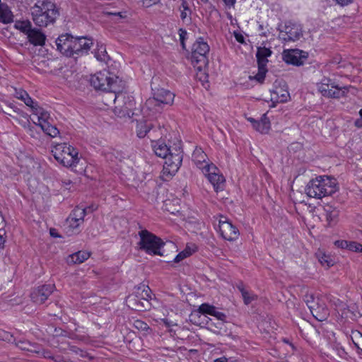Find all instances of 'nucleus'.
<instances>
[{
	"mask_svg": "<svg viewBox=\"0 0 362 362\" xmlns=\"http://www.w3.org/2000/svg\"><path fill=\"white\" fill-rule=\"evenodd\" d=\"M279 30V38L284 42H294L298 40L303 36L302 26L292 21L285 23L283 29Z\"/></svg>",
	"mask_w": 362,
	"mask_h": 362,
	"instance_id": "obj_8",
	"label": "nucleus"
},
{
	"mask_svg": "<svg viewBox=\"0 0 362 362\" xmlns=\"http://www.w3.org/2000/svg\"><path fill=\"white\" fill-rule=\"evenodd\" d=\"M309 308L311 311V313H313V316L317 319L319 321H322L324 319H325V315L327 314V313L323 315H318L317 312L316 311V309H314V310L315 311L316 313V315L315 314V313L313 312V308L312 306H309Z\"/></svg>",
	"mask_w": 362,
	"mask_h": 362,
	"instance_id": "obj_53",
	"label": "nucleus"
},
{
	"mask_svg": "<svg viewBox=\"0 0 362 362\" xmlns=\"http://www.w3.org/2000/svg\"><path fill=\"white\" fill-rule=\"evenodd\" d=\"M13 15L7 4L0 1V22L4 24L13 22Z\"/></svg>",
	"mask_w": 362,
	"mask_h": 362,
	"instance_id": "obj_26",
	"label": "nucleus"
},
{
	"mask_svg": "<svg viewBox=\"0 0 362 362\" xmlns=\"http://www.w3.org/2000/svg\"><path fill=\"white\" fill-rule=\"evenodd\" d=\"M267 72V66H261L258 65L257 74L254 76H250L249 78L250 80L255 79L257 81H258L259 83H262L263 81H264Z\"/></svg>",
	"mask_w": 362,
	"mask_h": 362,
	"instance_id": "obj_40",
	"label": "nucleus"
},
{
	"mask_svg": "<svg viewBox=\"0 0 362 362\" xmlns=\"http://www.w3.org/2000/svg\"><path fill=\"white\" fill-rule=\"evenodd\" d=\"M90 252L86 251H78L69 256V261L74 264H81L88 259L90 257Z\"/></svg>",
	"mask_w": 362,
	"mask_h": 362,
	"instance_id": "obj_31",
	"label": "nucleus"
},
{
	"mask_svg": "<svg viewBox=\"0 0 362 362\" xmlns=\"http://www.w3.org/2000/svg\"><path fill=\"white\" fill-rule=\"evenodd\" d=\"M362 245L355 242V241H349L348 242V246L347 250L352 251V252H359L361 250Z\"/></svg>",
	"mask_w": 362,
	"mask_h": 362,
	"instance_id": "obj_44",
	"label": "nucleus"
},
{
	"mask_svg": "<svg viewBox=\"0 0 362 362\" xmlns=\"http://www.w3.org/2000/svg\"><path fill=\"white\" fill-rule=\"evenodd\" d=\"M354 124L356 127L361 128L362 127V119L359 118V119H356Z\"/></svg>",
	"mask_w": 362,
	"mask_h": 362,
	"instance_id": "obj_64",
	"label": "nucleus"
},
{
	"mask_svg": "<svg viewBox=\"0 0 362 362\" xmlns=\"http://www.w3.org/2000/svg\"><path fill=\"white\" fill-rule=\"evenodd\" d=\"M222 1H223L226 7L228 8H233L236 3V0H222Z\"/></svg>",
	"mask_w": 362,
	"mask_h": 362,
	"instance_id": "obj_56",
	"label": "nucleus"
},
{
	"mask_svg": "<svg viewBox=\"0 0 362 362\" xmlns=\"http://www.w3.org/2000/svg\"><path fill=\"white\" fill-rule=\"evenodd\" d=\"M178 34L180 36V41L181 46L183 49H185L186 47H185V41L187 37V32L184 28H180L178 30Z\"/></svg>",
	"mask_w": 362,
	"mask_h": 362,
	"instance_id": "obj_45",
	"label": "nucleus"
},
{
	"mask_svg": "<svg viewBox=\"0 0 362 362\" xmlns=\"http://www.w3.org/2000/svg\"><path fill=\"white\" fill-rule=\"evenodd\" d=\"M316 256H317L319 262H320V264L324 267L329 268L334 264V261L330 257V256L328 255H326L325 253H324L321 251H319L316 254Z\"/></svg>",
	"mask_w": 362,
	"mask_h": 362,
	"instance_id": "obj_36",
	"label": "nucleus"
},
{
	"mask_svg": "<svg viewBox=\"0 0 362 362\" xmlns=\"http://www.w3.org/2000/svg\"><path fill=\"white\" fill-rule=\"evenodd\" d=\"M174 98L175 95L170 90L164 88L158 89L154 93L153 97L150 98L146 100L145 106L148 109L157 107L158 108H156V111H158L159 107L162 105L173 104Z\"/></svg>",
	"mask_w": 362,
	"mask_h": 362,
	"instance_id": "obj_7",
	"label": "nucleus"
},
{
	"mask_svg": "<svg viewBox=\"0 0 362 362\" xmlns=\"http://www.w3.org/2000/svg\"><path fill=\"white\" fill-rule=\"evenodd\" d=\"M54 288V285L45 284L34 288L30 293L31 300L36 304L44 303L52 293Z\"/></svg>",
	"mask_w": 362,
	"mask_h": 362,
	"instance_id": "obj_12",
	"label": "nucleus"
},
{
	"mask_svg": "<svg viewBox=\"0 0 362 362\" xmlns=\"http://www.w3.org/2000/svg\"><path fill=\"white\" fill-rule=\"evenodd\" d=\"M4 337H3L4 339L8 340L9 342L15 343L16 345L22 350H26L28 351L33 352V350L37 348V346L34 344H31L30 342L26 341L25 340H18L16 341V338L8 333H4Z\"/></svg>",
	"mask_w": 362,
	"mask_h": 362,
	"instance_id": "obj_21",
	"label": "nucleus"
},
{
	"mask_svg": "<svg viewBox=\"0 0 362 362\" xmlns=\"http://www.w3.org/2000/svg\"><path fill=\"white\" fill-rule=\"evenodd\" d=\"M213 313L214 314H212V316L216 317L218 320H221L222 322H225L226 321V314L217 311L216 310V308H214Z\"/></svg>",
	"mask_w": 362,
	"mask_h": 362,
	"instance_id": "obj_48",
	"label": "nucleus"
},
{
	"mask_svg": "<svg viewBox=\"0 0 362 362\" xmlns=\"http://www.w3.org/2000/svg\"><path fill=\"white\" fill-rule=\"evenodd\" d=\"M317 89L320 93L327 98H340L345 95V90L347 88L344 87H339L332 82L329 78H324L322 79L320 83L317 84Z\"/></svg>",
	"mask_w": 362,
	"mask_h": 362,
	"instance_id": "obj_6",
	"label": "nucleus"
},
{
	"mask_svg": "<svg viewBox=\"0 0 362 362\" xmlns=\"http://www.w3.org/2000/svg\"><path fill=\"white\" fill-rule=\"evenodd\" d=\"M14 96L23 101L24 103L30 107L33 110V107L37 104V102L34 101L28 95V93L23 89H15Z\"/></svg>",
	"mask_w": 362,
	"mask_h": 362,
	"instance_id": "obj_28",
	"label": "nucleus"
},
{
	"mask_svg": "<svg viewBox=\"0 0 362 362\" xmlns=\"http://www.w3.org/2000/svg\"><path fill=\"white\" fill-rule=\"evenodd\" d=\"M34 353L41 355L45 358H50L52 360L53 356L52 355L50 351L44 349L39 346H37L35 350H33Z\"/></svg>",
	"mask_w": 362,
	"mask_h": 362,
	"instance_id": "obj_43",
	"label": "nucleus"
},
{
	"mask_svg": "<svg viewBox=\"0 0 362 362\" xmlns=\"http://www.w3.org/2000/svg\"><path fill=\"white\" fill-rule=\"evenodd\" d=\"M181 4L180 6V18L182 20V21H185L187 18L188 20L190 21L191 18L190 16L192 14V11L189 6V4L187 1V0H180Z\"/></svg>",
	"mask_w": 362,
	"mask_h": 362,
	"instance_id": "obj_32",
	"label": "nucleus"
},
{
	"mask_svg": "<svg viewBox=\"0 0 362 362\" xmlns=\"http://www.w3.org/2000/svg\"><path fill=\"white\" fill-rule=\"evenodd\" d=\"M348 242L349 241L344 240H336L334 242V245L337 246L339 248L347 249Z\"/></svg>",
	"mask_w": 362,
	"mask_h": 362,
	"instance_id": "obj_51",
	"label": "nucleus"
},
{
	"mask_svg": "<svg viewBox=\"0 0 362 362\" xmlns=\"http://www.w3.org/2000/svg\"><path fill=\"white\" fill-rule=\"evenodd\" d=\"M62 164L63 166L70 168L72 170V163H74L73 160H57Z\"/></svg>",
	"mask_w": 362,
	"mask_h": 362,
	"instance_id": "obj_52",
	"label": "nucleus"
},
{
	"mask_svg": "<svg viewBox=\"0 0 362 362\" xmlns=\"http://www.w3.org/2000/svg\"><path fill=\"white\" fill-rule=\"evenodd\" d=\"M152 148L155 154L160 158H167L169 153V146L163 141H152Z\"/></svg>",
	"mask_w": 362,
	"mask_h": 362,
	"instance_id": "obj_24",
	"label": "nucleus"
},
{
	"mask_svg": "<svg viewBox=\"0 0 362 362\" xmlns=\"http://www.w3.org/2000/svg\"><path fill=\"white\" fill-rule=\"evenodd\" d=\"M354 0H336L337 3L341 6H347L353 2Z\"/></svg>",
	"mask_w": 362,
	"mask_h": 362,
	"instance_id": "obj_57",
	"label": "nucleus"
},
{
	"mask_svg": "<svg viewBox=\"0 0 362 362\" xmlns=\"http://www.w3.org/2000/svg\"><path fill=\"white\" fill-rule=\"evenodd\" d=\"M218 228L221 237L228 241H234L239 237L238 229L229 221L226 217L221 216Z\"/></svg>",
	"mask_w": 362,
	"mask_h": 362,
	"instance_id": "obj_9",
	"label": "nucleus"
},
{
	"mask_svg": "<svg viewBox=\"0 0 362 362\" xmlns=\"http://www.w3.org/2000/svg\"><path fill=\"white\" fill-rule=\"evenodd\" d=\"M118 156H119V152L115 151L105 154V156L108 157V158H112L113 157L117 158Z\"/></svg>",
	"mask_w": 362,
	"mask_h": 362,
	"instance_id": "obj_60",
	"label": "nucleus"
},
{
	"mask_svg": "<svg viewBox=\"0 0 362 362\" xmlns=\"http://www.w3.org/2000/svg\"><path fill=\"white\" fill-rule=\"evenodd\" d=\"M192 156L194 158H204L206 156V154L204 153V151L202 150V148H198L197 147L194 151H193V153H192Z\"/></svg>",
	"mask_w": 362,
	"mask_h": 362,
	"instance_id": "obj_47",
	"label": "nucleus"
},
{
	"mask_svg": "<svg viewBox=\"0 0 362 362\" xmlns=\"http://www.w3.org/2000/svg\"><path fill=\"white\" fill-rule=\"evenodd\" d=\"M209 52V46L202 37H199L194 42L192 47L191 60L195 65H199L198 69L206 64L208 62L207 54Z\"/></svg>",
	"mask_w": 362,
	"mask_h": 362,
	"instance_id": "obj_5",
	"label": "nucleus"
},
{
	"mask_svg": "<svg viewBox=\"0 0 362 362\" xmlns=\"http://www.w3.org/2000/svg\"><path fill=\"white\" fill-rule=\"evenodd\" d=\"M242 297L245 305H249L252 301H253L256 298V296L250 293L249 291L245 292Z\"/></svg>",
	"mask_w": 362,
	"mask_h": 362,
	"instance_id": "obj_46",
	"label": "nucleus"
},
{
	"mask_svg": "<svg viewBox=\"0 0 362 362\" xmlns=\"http://www.w3.org/2000/svg\"><path fill=\"white\" fill-rule=\"evenodd\" d=\"M271 124L269 118L267 117V114H264L259 120L253 127L256 131L262 133L267 134L270 129Z\"/></svg>",
	"mask_w": 362,
	"mask_h": 362,
	"instance_id": "obj_29",
	"label": "nucleus"
},
{
	"mask_svg": "<svg viewBox=\"0 0 362 362\" xmlns=\"http://www.w3.org/2000/svg\"><path fill=\"white\" fill-rule=\"evenodd\" d=\"M199 164H201V165L204 164V165H202V170L206 177H208L209 175H214V174L220 173L219 170L214 164H213V163L209 164L206 162V160H203L202 162H201L199 160Z\"/></svg>",
	"mask_w": 362,
	"mask_h": 362,
	"instance_id": "obj_33",
	"label": "nucleus"
},
{
	"mask_svg": "<svg viewBox=\"0 0 362 362\" xmlns=\"http://www.w3.org/2000/svg\"><path fill=\"white\" fill-rule=\"evenodd\" d=\"M95 57L100 62H106L109 59L106 49L103 46H100L97 51H95Z\"/></svg>",
	"mask_w": 362,
	"mask_h": 362,
	"instance_id": "obj_41",
	"label": "nucleus"
},
{
	"mask_svg": "<svg viewBox=\"0 0 362 362\" xmlns=\"http://www.w3.org/2000/svg\"><path fill=\"white\" fill-rule=\"evenodd\" d=\"M90 83L95 90L112 93L115 103L119 98H125L123 93L122 81L119 77L112 76L109 71H99L91 76Z\"/></svg>",
	"mask_w": 362,
	"mask_h": 362,
	"instance_id": "obj_1",
	"label": "nucleus"
},
{
	"mask_svg": "<svg viewBox=\"0 0 362 362\" xmlns=\"http://www.w3.org/2000/svg\"><path fill=\"white\" fill-rule=\"evenodd\" d=\"M93 44L92 39L87 38L86 37H75L72 36L71 57L77 58L79 56L87 54Z\"/></svg>",
	"mask_w": 362,
	"mask_h": 362,
	"instance_id": "obj_10",
	"label": "nucleus"
},
{
	"mask_svg": "<svg viewBox=\"0 0 362 362\" xmlns=\"http://www.w3.org/2000/svg\"><path fill=\"white\" fill-rule=\"evenodd\" d=\"M33 114L37 116V121L38 122H34V124L35 125H37L39 127L41 126L42 123H48L49 122V120L50 119V115L49 113L44 110L42 107L38 105L37 104H35L34 107H33L32 110Z\"/></svg>",
	"mask_w": 362,
	"mask_h": 362,
	"instance_id": "obj_22",
	"label": "nucleus"
},
{
	"mask_svg": "<svg viewBox=\"0 0 362 362\" xmlns=\"http://www.w3.org/2000/svg\"><path fill=\"white\" fill-rule=\"evenodd\" d=\"M41 129L51 137H55L59 134L58 129L52 125L49 122L42 123L40 126Z\"/></svg>",
	"mask_w": 362,
	"mask_h": 362,
	"instance_id": "obj_37",
	"label": "nucleus"
},
{
	"mask_svg": "<svg viewBox=\"0 0 362 362\" xmlns=\"http://www.w3.org/2000/svg\"><path fill=\"white\" fill-rule=\"evenodd\" d=\"M215 308V306L209 303H202L199 306L197 311L191 313L189 315V320L194 325H201V322L197 318H199L201 317L200 314L212 315Z\"/></svg>",
	"mask_w": 362,
	"mask_h": 362,
	"instance_id": "obj_18",
	"label": "nucleus"
},
{
	"mask_svg": "<svg viewBox=\"0 0 362 362\" xmlns=\"http://www.w3.org/2000/svg\"><path fill=\"white\" fill-rule=\"evenodd\" d=\"M209 182L213 185L214 189L218 191V189H221L223 188V185L225 181L224 177L218 173L214 175H209L207 177Z\"/></svg>",
	"mask_w": 362,
	"mask_h": 362,
	"instance_id": "obj_30",
	"label": "nucleus"
},
{
	"mask_svg": "<svg viewBox=\"0 0 362 362\" xmlns=\"http://www.w3.org/2000/svg\"><path fill=\"white\" fill-rule=\"evenodd\" d=\"M73 161L72 171L78 174H83L87 167L86 160H73Z\"/></svg>",
	"mask_w": 362,
	"mask_h": 362,
	"instance_id": "obj_39",
	"label": "nucleus"
},
{
	"mask_svg": "<svg viewBox=\"0 0 362 362\" xmlns=\"http://www.w3.org/2000/svg\"><path fill=\"white\" fill-rule=\"evenodd\" d=\"M57 49L67 57H72V35L68 33L59 35L55 40Z\"/></svg>",
	"mask_w": 362,
	"mask_h": 362,
	"instance_id": "obj_14",
	"label": "nucleus"
},
{
	"mask_svg": "<svg viewBox=\"0 0 362 362\" xmlns=\"http://www.w3.org/2000/svg\"><path fill=\"white\" fill-rule=\"evenodd\" d=\"M324 211L327 224L329 226L334 225L338 220L339 211L332 205H326L324 206Z\"/></svg>",
	"mask_w": 362,
	"mask_h": 362,
	"instance_id": "obj_23",
	"label": "nucleus"
},
{
	"mask_svg": "<svg viewBox=\"0 0 362 362\" xmlns=\"http://www.w3.org/2000/svg\"><path fill=\"white\" fill-rule=\"evenodd\" d=\"M133 327L139 331L148 332L150 329L148 324L142 320H136L133 322Z\"/></svg>",
	"mask_w": 362,
	"mask_h": 362,
	"instance_id": "obj_42",
	"label": "nucleus"
},
{
	"mask_svg": "<svg viewBox=\"0 0 362 362\" xmlns=\"http://www.w3.org/2000/svg\"><path fill=\"white\" fill-rule=\"evenodd\" d=\"M184 258H187V257L192 255V252L188 251V248H185L183 251L181 252Z\"/></svg>",
	"mask_w": 362,
	"mask_h": 362,
	"instance_id": "obj_62",
	"label": "nucleus"
},
{
	"mask_svg": "<svg viewBox=\"0 0 362 362\" xmlns=\"http://www.w3.org/2000/svg\"><path fill=\"white\" fill-rule=\"evenodd\" d=\"M32 19L38 27H47L53 24L59 16L56 5L49 1L35 4L31 8Z\"/></svg>",
	"mask_w": 362,
	"mask_h": 362,
	"instance_id": "obj_3",
	"label": "nucleus"
},
{
	"mask_svg": "<svg viewBox=\"0 0 362 362\" xmlns=\"http://www.w3.org/2000/svg\"><path fill=\"white\" fill-rule=\"evenodd\" d=\"M185 258L184 257L182 256V252H180L178 253L175 257L173 259V262H175V263H178L180 262V261L183 260Z\"/></svg>",
	"mask_w": 362,
	"mask_h": 362,
	"instance_id": "obj_58",
	"label": "nucleus"
},
{
	"mask_svg": "<svg viewBox=\"0 0 362 362\" xmlns=\"http://www.w3.org/2000/svg\"><path fill=\"white\" fill-rule=\"evenodd\" d=\"M151 124L146 122H141L136 126V134L139 138H144L150 132Z\"/></svg>",
	"mask_w": 362,
	"mask_h": 362,
	"instance_id": "obj_34",
	"label": "nucleus"
},
{
	"mask_svg": "<svg viewBox=\"0 0 362 362\" xmlns=\"http://www.w3.org/2000/svg\"><path fill=\"white\" fill-rule=\"evenodd\" d=\"M133 293L137 295L138 298L142 300H146L150 302L152 299L151 290L148 286L144 284L140 285L136 288Z\"/></svg>",
	"mask_w": 362,
	"mask_h": 362,
	"instance_id": "obj_27",
	"label": "nucleus"
},
{
	"mask_svg": "<svg viewBox=\"0 0 362 362\" xmlns=\"http://www.w3.org/2000/svg\"><path fill=\"white\" fill-rule=\"evenodd\" d=\"M237 288H238V290L240 291L242 296L243 295V293L245 292H247V291L245 288L244 287V285L243 283H240L238 285H237Z\"/></svg>",
	"mask_w": 362,
	"mask_h": 362,
	"instance_id": "obj_61",
	"label": "nucleus"
},
{
	"mask_svg": "<svg viewBox=\"0 0 362 362\" xmlns=\"http://www.w3.org/2000/svg\"><path fill=\"white\" fill-rule=\"evenodd\" d=\"M33 25L30 21H18L15 23V28L25 35H27Z\"/></svg>",
	"mask_w": 362,
	"mask_h": 362,
	"instance_id": "obj_38",
	"label": "nucleus"
},
{
	"mask_svg": "<svg viewBox=\"0 0 362 362\" xmlns=\"http://www.w3.org/2000/svg\"><path fill=\"white\" fill-rule=\"evenodd\" d=\"M54 158H65L69 156L71 158H78V151L66 143L58 144L52 150Z\"/></svg>",
	"mask_w": 362,
	"mask_h": 362,
	"instance_id": "obj_13",
	"label": "nucleus"
},
{
	"mask_svg": "<svg viewBox=\"0 0 362 362\" xmlns=\"http://www.w3.org/2000/svg\"><path fill=\"white\" fill-rule=\"evenodd\" d=\"M168 156L170 157H178L179 158H183V151L181 148L180 141L175 143L173 146H169Z\"/></svg>",
	"mask_w": 362,
	"mask_h": 362,
	"instance_id": "obj_35",
	"label": "nucleus"
},
{
	"mask_svg": "<svg viewBox=\"0 0 362 362\" xmlns=\"http://www.w3.org/2000/svg\"><path fill=\"white\" fill-rule=\"evenodd\" d=\"M308 57V52L298 49L284 51L283 53L284 61L295 66L303 65Z\"/></svg>",
	"mask_w": 362,
	"mask_h": 362,
	"instance_id": "obj_11",
	"label": "nucleus"
},
{
	"mask_svg": "<svg viewBox=\"0 0 362 362\" xmlns=\"http://www.w3.org/2000/svg\"><path fill=\"white\" fill-rule=\"evenodd\" d=\"M128 101L124 103V106L115 107V112L119 117H131L133 115L132 108L134 105V102L133 100L130 98V97H127Z\"/></svg>",
	"mask_w": 362,
	"mask_h": 362,
	"instance_id": "obj_20",
	"label": "nucleus"
},
{
	"mask_svg": "<svg viewBox=\"0 0 362 362\" xmlns=\"http://www.w3.org/2000/svg\"><path fill=\"white\" fill-rule=\"evenodd\" d=\"M272 54V51L270 48H267L265 47H257L256 57L258 65L261 66H267V64L268 62L267 57H270Z\"/></svg>",
	"mask_w": 362,
	"mask_h": 362,
	"instance_id": "obj_25",
	"label": "nucleus"
},
{
	"mask_svg": "<svg viewBox=\"0 0 362 362\" xmlns=\"http://www.w3.org/2000/svg\"><path fill=\"white\" fill-rule=\"evenodd\" d=\"M53 361L55 362H66V360L64 359V358L61 356H54L52 358Z\"/></svg>",
	"mask_w": 362,
	"mask_h": 362,
	"instance_id": "obj_63",
	"label": "nucleus"
},
{
	"mask_svg": "<svg viewBox=\"0 0 362 362\" xmlns=\"http://www.w3.org/2000/svg\"><path fill=\"white\" fill-rule=\"evenodd\" d=\"M182 160H175V161L173 160H165L163 164V176L170 178L175 175L182 165Z\"/></svg>",
	"mask_w": 362,
	"mask_h": 362,
	"instance_id": "obj_19",
	"label": "nucleus"
},
{
	"mask_svg": "<svg viewBox=\"0 0 362 362\" xmlns=\"http://www.w3.org/2000/svg\"><path fill=\"white\" fill-rule=\"evenodd\" d=\"M126 303L129 308L136 311L149 310L151 307V302L146 300H140L138 296L133 293L129 294L126 298Z\"/></svg>",
	"mask_w": 362,
	"mask_h": 362,
	"instance_id": "obj_16",
	"label": "nucleus"
},
{
	"mask_svg": "<svg viewBox=\"0 0 362 362\" xmlns=\"http://www.w3.org/2000/svg\"><path fill=\"white\" fill-rule=\"evenodd\" d=\"M87 208H74L66 218V223L72 229H76L83 223Z\"/></svg>",
	"mask_w": 362,
	"mask_h": 362,
	"instance_id": "obj_15",
	"label": "nucleus"
},
{
	"mask_svg": "<svg viewBox=\"0 0 362 362\" xmlns=\"http://www.w3.org/2000/svg\"><path fill=\"white\" fill-rule=\"evenodd\" d=\"M69 349H70V351H71L77 354H80V353H83V350H81V349L78 348L76 346H70Z\"/></svg>",
	"mask_w": 362,
	"mask_h": 362,
	"instance_id": "obj_59",
	"label": "nucleus"
},
{
	"mask_svg": "<svg viewBox=\"0 0 362 362\" xmlns=\"http://www.w3.org/2000/svg\"><path fill=\"white\" fill-rule=\"evenodd\" d=\"M22 116L26 119L25 122H20V124L26 129L31 130V125L30 124L29 116L25 112H21Z\"/></svg>",
	"mask_w": 362,
	"mask_h": 362,
	"instance_id": "obj_49",
	"label": "nucleus"
},
{
	"mask_svg": "<svg viewBox=\"0 0 362 362\" xmlns=\"http://www.w3.org/2000/svg\"><path fill=\"white\" fill-rule=\"evenodd\" d=\"M288 149L290 153L291 151H300L302 150V146L299 143H293L288 146Z\"/></svg>",
	"mask_w": 362,
	"mask_h": 362,
	"instance_id": "obj_50",
	"label": "nucleus"
},
{
	"mask_svg": "<svg viewBox=\"0 0 362 362\" xmlns=\"http://www.w3.org/2000/svg\"><path fill=\"white\" fill-rule=\"evenodd\" d=\"M26 35L28 42L34 46H43L45 43L46 35L39 28L32 27Z\"/></svg>",
	"mask_w": 362,
	"mask_h": 362,
	"instance_id": "obj_17",
	"label": "nucleus"
},
{
	"mask_svg": "<svg viewBox=\"0 0 362 362\" xmlns=\"http://www.w3.org/2000/svg\"><path fill=\"white\" fill-rule=\"evenodd\" d=\"M234 37H235V40L239 43H241V44L245 43V37H243V35L241 33H238V32H234Z\"/></svg>",
	"mask_w": 362,
	"mask_h": 362,
	"instance_id": "obj_55",
	"label": "nucleus"
},
{
	"mask_svg": "<svg viewBox=\"0 0 362 362\" xmlns=\"http://www.w3.org/2000/svg\"><path fill=\"white\" fill-rule=\"evenodd\" d=\"M160 0H142L143 4L146 7H150L160 2Z\"/></svg>",
	"mask_w": 362,
	"mask_h": 362,
	"instance_id": "obj_54",
	"label": "nucleus"
},
{
	"mask_svg": "<svg viewBox=\"0 0 362 362\" xmlns=\"http://www.w3.org/2000/svg\"><path fill=\"white\" fill-rule=\"evenodd\" d=\"M140 236L139 247L148 255H162L160 250L164 245L163 241L147 230L139 232Z\"/></svg>",
	"mask_w": 362,
	"mask_h": 362,
	"instance_id": "obj_4",
	"label": "nucleus"
},
{
	"mask_svg": "<svg viewBox=\"0 0 362 362\" xmlns=\"http://www.w3.org/2000/svg\"><path fill=\"white\" fill-rule=\"evenodd\" d=\"M338 189V183L334 177L320 175L309 181L305 192L310 197L321 199L333 194Z\"/></svg>",
	"mask_w": 362,
	"mask_h": 362,
	"instance_id": "obj_2",
	"label": "nucleus"
}]
</instances>
